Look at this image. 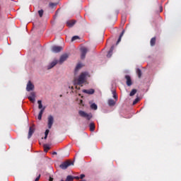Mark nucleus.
Segmentation results:
<instances>
[{
  "mask_svg": "<svg viewBox=\"0 0 181 181\" xmlns=\"http://www.w3.org/2000/svg\"><path fill=\"white\" fill-rule=\"evenodd\" d=\"M136 89H132V91L129 93L130 97H134L136 94Z\"/></svg>",
  "mask_w": 181,
  "mask_h": 181,
  "instance_id": "obj_22",
  "label": "nucleus"
},
{
  "mask_svg": "<svg viewBox=\"0 0 181 181\" xmlns=\"http://www.w3.org/2000/svg\"><path fill=\"white\" fill-rule=\"evenodd\" d=\"M156 43V37H152L150 41L151 46H152V47L155 46Z\"/></svg>",
  "mask_w": 181,
  "mask_h": 181,
  "instance_id": "obj_18",
  "label": "nucleus"
},
{
  "mask_svg": "<svg viewBox=\"0 0 181 181\" xmlns=\"http://www.w3.org/2000/svg\"><path fill=\"white\" fill-rule=\"evenodd\" d=\"M83 177H86V175L84 174H81L79 177L80 179H83Z\"/></svg>",
  "mask_w": 181,
  "mask_h": 181,
  "instance_id": "obj_34",
  "label": "nucleus"
},
{
  "mask_svg": "<svg viewBox=\"0 0 181 181\" xmlns=\"http://www.w3.org/2000/svg\"><path fill=\"white\" fill-rule=\"evenodd\" d=\"M90 108H91V110H96L98 108V107L97 106V105L95 103H93L90 105Z\"/></svg>",
  "mask_w": 181,
  "mask_h": 181,
  "instance_id": "obj_25",
  "label": "nucleus"
},
{
  "mask_svg": "<svg viewBox=\"0 0 181 181\" xmlns=\"http://www.w3.org/2000/svg\"><path fill=\"white\" fill-rule=\"evenodd\" d=\"M112 52H114V45H112L107 54V57L110 59L112 56Z\"/></svg>",
  "mask_w": 181,
  "mask_h": 181,
  "instance_id": "obj_17",
  "label": "nucleus"
},
{
  "mask_svg": "<svg viewBox=\"0 0 181 181\" xmlns=\"http://www.w3.org/2000/svg\"><path fill=\"white\" fill-rule=\"evenodd\" d=\"M57 63H59V62L57 60H54L52 62H51L49 64V65L48 66V70H50V69H53V67H54V66H56V64H57Z\"/></svg>",
  "mask_w": 181,
  "mask_h": 181,
  "instance_id": "obj_13",
  "label": "nucleus"
},
{
  "mask_svg": "<svg viewBox=\"0 0 181 181\" xmlns=\"http://www.w3.org/2000/svg\"><path fill=\"white\" fill-rule=\"evenodd\" d=\"M83 67V65L81 64H78L76 66L75 71H78L80 69Z\"/></svg>",
  "mask_w": 181,
  "mask_h": 181,
  "instance_id": "obj_24",
  "label": "nucleus"
},
{
  "mask_svg": "<svg viewBox=\"0 0 181 181\" xmlns=\"http://www.w3.org/2000/svg\"><path fill=\"white\" fill-rule=\"evenodd\" d=\"M49 8H55V6H57V3H49Z\"/></svg>",
  "mask_w": 181,
  "mask_h": 181,
  "instance_id": "obj_28",
  "label": "nucleus"
},
{
  "mask_svg": "<svg viewBox=\"0 0 181 181\" xmlns=\"http://www.w3.org/2000/svg\"><path fill=\"white\" fill-rule=\"evenodd\" d=\"M67 59H69V54H64L60 57L59 63V64H62V63H64V62H66V60H67Z\"/></svg>",
  "mask_w": 181,
  "mask_h": 181,
  "instance_id": "obj_7",
  "label": "nucleus"
},
{
  "mask_svg": "<svg viewBox=\"0 0 181 181\" xmlns=\"http://www.w3.org/2000/svg\"><path fill=\"white\" fill-rule=\"evenodd\" d=\"M52 155H57V152L54 151V152L52 153Z\"/></svg>",
  "mask_w": 181,
  "mask_h": 181,
  "instance_id": "obj_36",
  "label": "nucleus"
},
{
  "mask_svg": "<svg viewBox=\"0 0 181 181\" xmlns=\"http://www.w3.org/2000/svg\"><path fill=\"white\" fill-rule=\"evenodd\" d=\"M76 88H77L78 90H80V88H77V86L76 87Z\"/></svg>",
  "mask_w": 181,
  "mask_h": 181,
  "instance_id": "obj_38",
  "label": "nucleus"
},
{
  "mask_svg": "<svg viewBox=\"0 0 181 181\" xmlns=\"http://www.w3.org/2000/svg\"><path fill=\"white\" fill-rule=\"evenodd\" d=\"M78 114L80 117L82 118H86L88 121H90L93 118V114L92 113H87L83 110H79Z\"/></svg>",
  "mask_w": 181,
  "mask_h": 181,
  "instance_id": "obj_2",
  "label": "nucleus"
},
{
  "mask_svg": "<svg viewBox=\"0 0 181 181\" xmlns=\"http://www.w3.org/2000/svg\"><path fill=\"white\" fill-rule=\"evenodd\" d=\"M112 95H113V98H115V100H118V96L117 95V92H115V90L112 91Z\"/></svg>",
  "mask_w": 181,
  "mask_h": 181,
  "instance_id": "obj_27",
  "label": "nucleus"
},
{
  "mask_svg": "<svg viewBox=\"0 0 181 181\" xmlns=\"http://www.w3.org/2000/svg\"><path fill=\"white\" fill-rule=\"evenodd\" d=\"M43 12L44 11L42 9L38 11V15H39L40 18H42V16H43Z\"/></svg>",
  "mask_w": 181,
  "mask_h": 181,
  "instance_id": "obj_31",
  "label": "nucleus"
},
{
  "mask_svg": "<svg viewBox=\"0 0 181 181\" xmlns=\"http://www.w3.org/2000/svg\"><path fill=\"white\" fill-rule=\"evenodd\" d=\"M115 100H112V99H109L107 104L109 105V107H114V105H115Z\"/></svg>",
  "mask_w": 181,
  "mask_h": 181,
  "instance_id": "obj_16",
  "label": "nucleus"
},
{
  "mask_svg": "<svg viewBox=\"0 0 181 181\" xmlns=\"http://www.w3.org/2000/svg\"><path fill=\"white\" fill-rule=\"evenodd\" d=\"M37 104L39 110H43V105L42 104V100H38Z\"/></svg>",
  "mask_w": 181,
  "mask_h": 181,
  "instance_id": "obj_23",
  "label": "nucleus"
},
{
  "mask_svg": "<svg viewBox=\"0 0 181 181\" xmlns=\"http://www.w3.org/2000/svg\"><path fill=\"white\" fill-rule=\"evenodd\" d=\"M26 90L28 91H33L35 90V85L32 83V81H29L27 83Z\"/></svg>",
  "mask_w": 181,
  "mask_h": 181,
  "instance_id": "obj_6",
  "label": "nucleus"
},
{
  "mask_svg": "<svg viewBox=\"0 0 181 181\" xmlns=\"http://www.w3.org/2000/svg\"><path fill=\"white\" fill-rule=\"evenodd\" d=\"M87 77H90L88 72H82L78 76L77 84L78 86H81V84H84V83H86V78Z\"/></svg>",
  "mask_w": 181,
  "mask_h": 181,
  "instance_id": "obj_1",
  "label": "nucleus"
},
{
  "mask_svg": "<svg viewBox=\"0 0 181 181\" xmlns=\"http://www.w3.org/2000/svg\"><path fill=\"white\" fill-rule=\"evenodd\" d=\"M62 50H63V47L62 46H53L52 47V52H53V53H60V52H62Z\"/></svg>",
  "mask_w": 181,
  "mask_h": 181,
  "instance_id": "obj_4",
  "label": "nucleus"
},
{
  "mask_svg": "<svg viewBox=\"0 0 181 181\" xmlns=\"http://www.w3.org/2000/svg\"><path fill=\"white\" fill-rule=\"evenodd\" d=\"M74 165V162L71 161V160H66V161L62 163L59 165V168H60L61 169H63V170H64L67 169V168H68L69 166H71V165Z\"/></svg>",
  "mask_w": 181,
  "mask_h": 181,
  "instance_id": "obj_3",
  "label": "nucleus"
},
{
  "mask_svg": "<svg viewBox=\"0 0 181 181\" xmlns=\"http://www.w3.org/2000/svg\"><path fill=\"white\" fill-rule=\"evenodd\" d=\"M125 78L127 80V86H128V87H131V86H132V80L131 79V76H129V75H126Z\"/></svg>",
  "mask_w": 181,
  "mask_h": 181,
  "instance_id": "obj_10",
  "label": "nucleus"
},
{
  "mask_svg": "<svg viewBox=\"0 0 181 181\" xmlns=\"http://www.w3.org/2000/svg\"><path fill=\"white\" fill-rule=\"evenodd\" d=\"M40 179V174L35 178V181H39Z\"/></svg>",
  "mask_w": 181,
  "mask_h": 181,
  "instance_id": "obj_33",
  "label": "nucleus"
},
{
  "mask_svg": "<svg viewBox=\"0 0 181 181\" xmlns=\"http://www.w3.org/2000/svg\"><path fill=\"white\" fill-rule=\"evenodd\" d=\"M54 122V118L53 116L49 115L48 116V128L49 129H52L53 123Z\"/></svg>",
  "mask_w": 181,
  "mask_h": 181,
  "instance_id": "obj_8",
  "label": "nucleus"
},
{
  "mask_svg": "<svg viewBox=\"0 0 181 181\" xmlns=\"http://www.w3.org/2000/svg\"><path fill=\"white\" fill-rule=\"evenodd\" d=\"M136 74L138 75L139 78H141V77H142V71H141L139 69H137Z\"/></svg>",
  "mask_w": 181,
  "mask_h": 181,
  "instance_id": "obj_21",
  "label": "nucleus"
},
{
  "mask_svg": "<svg viewBox=\"0 0 181 181\" xmlns=\"http://www.w3.org/2000/svg\"><path fill=\"white\" fill-rule=\"evenodd\" d=\"M45 110H46V107H44L39 112L37 118L40 121L42 119V116L43 115V112H45Z\"/></svg>",
  "mask_w": 181,
  "mask_h": 181,
  "instance_id": "obj_15",
  "label": "nucleus"
},
{
  "mask_svg": "<svg viewBox=\"0 0 181 181\" xmlns=\"http://www.w3.org/2000/svg\"><path fill=\"white\" fill-rule=\"evenodd\" d=\"M81 58L82 59H86V55L87 54V52H88V49H87V48L86 47H83L81 49Z\"/></svg>",
  "mask_w": 181,
  "mask_h": 181,
  "instance_id": "obj_9",
  "label": "nucleus"
},
{
  "mask_svg": "<svg viewBox=\"0 0 181 181\" xmlns=\"http://www.w3.org/2000/svg\"><path fill=\"white\" fill-rule=\"evenodd\" d=\"M74 179H76V180H78V179H80V177H78V176L74 177Z\"/></svg>",
  "mask_w": 181,
  "mask_h": 181,
  "instance_id": "obj_35",
  "label": "nucleus"
},
{
  "mask_svg": "<svg viewBox=\"0 0 181 181\" xmlns=\"http://www.w3.org/2000/svg\"><path fill=\"white\" fill-rule=\"evenodd\" d=\"M124 33H125V31H124V30H123V31L121 33V34H120V35H119V38H118V40H117V45H118V44L119 43V42H121V39H122V36H124Z\"/></svg>",
  "mask_w": 181,
  "mask_h": 181,
  "instance_id": "obj_20",
  "label": "nucleus"
},
{
  "mask_svg": "<svg viewBox=\"0 0 181 181\" xmlns=\"http://www.w3.org/2000/svg\"><path fill=\"white\" fill-rule=\"evenodd\" d=\"M141 99L139 98H136L134 101H133V105H135V104H138L139 103V100Z\"/></svg>",
  "mask_w": 181,
  "mask_h": 181,
  "instance_id": "obj_29",
  "label": "nucleus"
},
{
  "mask_svg": "<svg viewBox=\"0 0 181 181\" xmlns=\"http://www.w3.org/2000/svg\"><path fill=\"white\" fill-rule=\"evenodd\" d=\"M28 98L30 101H31V103H35V100L36 98V94L35 92L30 93V95L28 97Z\"/></svg>",
  "mask_w": 181,
  "mask_h": 181,
  "instance_id": "obj_11",
  "label": "nucleus"
},
{
  "mask_svg": "<svg viewBox=\"0 0 181 181\" xmlns=\"http://www.w3.org/2000/svg\"><path fill=\"white\" fill-rule=\"evenodd\" d=\"M67 26H69V28H73V26H74V25H76V21H69L66 22Z\"/></svg>",
  "mask_w": 181,
  "mask_h": 181,
  "instance_id": "obj_14",
  "label": "nucleus"
},
{
  "mask_svg": "<svg viewBox=\"0 0 181 181\" xmlns=\"http://www.w3.org/2000/svg\"><path fill=\"white\" fill-rule=\"evenodd\" d=\"M49 129H47L46 131H45V137H44V139H47V136L49 135Z\"/></svg>",
  "mask_w": 181,
  "mask_h": 181,
  "instance_id": "obj_30",
  "label": "nucleus"
},
{
  "mask_svg": "<svg viewBox=\"0 0 181 181\" xmlns=\"http://www.w3.org/2000/svg\"><path fill=\"white\" fill-rule=\"evenodd\" d=\"M89 127H90V131L91 132H94L95 131V124H94V123H90V124H89Z\"/></svg>",
  "mask_w": 181,
  "mask_h": 181,
  "instance_id": "obj_19",
  "label": "nucleus"
},
{
  "mask_svg": "<svg viewBox=\"0 0 181 181\" xmlns=\"http://www.w3.org/2000/svg\"><path fill=\"white\" fill-rule=\"evenodd\" d=\"M83 93H85V94H89V95H92L94 94V93H95V90L93 88L91 89H84L83 90Z\"/></svg>",
  "mask_w": 181,
  "mask_h": 181,
  "instance_id": "obj_12",
  "label": "nucleus"
},
{
  "mask_svg": "<svg viewBox=\"0 0 181 181\" xmlns=\"http://www.w3.org/2000/svg\"><path fill=\"white\" fill-rule=\"evenodd\" d=\"M77 39H80V37L75 35V36L72 37L71 42H74V40H77Z\"/></svg>",
  "mask_w": 181,
  "mask_h": 181,
  "instance_id": "obj_32",
  "label": "nucleus"
},
{
  "mask_svg": "<svg viewBox=\"0 0 181 181\" xmlns=\"http://www.w3.org/2000/svg\"><path fill=\"white\" fill-rule=\"evenodd\" d=\"M49 181H53V178H52L51 177H49Z\"/></svg>",
  "mask_w": 181,
  "mask_h": 181,
  "instance_id": "obj_37",
  "label": "nucleus"
},
{
  "mask_svg": "<svg viewBox=\"0 0 181 181\" xmlns=\"http://www.w3.org/2000/svg\"><path fill=\"white\" fill-rule=\"evenodd\" d=\"M33 134H35V124H33L31 127H29L28 139H30Z\"/></svg>",
  "mask_w": 181,
  "mask_h": 181,
  "instance_id": "obj_5",
  "label": "nucleus"
},
{
  "mask_svg": "<svg viewBox=\"0 0 181 181\" xmlns=\"http://www.w3.org/2000/svg\"><path fill=\"white\" fill-rule=\"evenodd\" d=\"M44 151L45 152H47L50 149V147L47 144H44Z\"/></svg>",
  "mask_w": 181,
  "mask_h": 181,
  "instance_id": "obj_26",
  "label": "nucleus"
}]
</instances>
